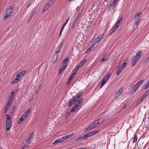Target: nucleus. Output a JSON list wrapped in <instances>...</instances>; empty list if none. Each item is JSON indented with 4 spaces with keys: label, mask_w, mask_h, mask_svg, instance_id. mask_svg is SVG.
Instances as JSON below:
<instances>
[{
    "label": "nucleus",
    "mask_w": 149,
    "mask_h": 149,
    "mask_svg": "<svg viewBox=\"0 0 149 149\" xmlns=\"http://www.w3.org/2000/svg\"><path fill=\"white\" fill-rule=\"evenodd\" d=\"M82 12H80L79 13V14H78V15H77V16L80 18L82 14Z\"/></svg>",
    "instance_id": "5fc2aeb1"
},
{
    "label": "nucleus",
    "mask_w": 149,
    "mask_h": 149,
    "mask_svg": "<svg viewBox=\"0 0 149 149\" xmlns=\"http://www.w3.org/2000/svg\"><path fill=\"white\" fill-rule=\"evenodd\" d=\"M82 67L79 64L76 67L77 70H78V69H79L81 67Z\"/></svg>",
    "instance_id": "603ef678"
},
{
    "label": "nucleus",
    "mask_w": 149,
    "mask_h": 149,
    "mask_svg": "<svg viewBox=\"0 0 149 149\" xmlns=\"http://www.w3.org/2000/svg\"><path fill=\"white\" fill-rule=\"evenodd\" d=\"M139 87V86L136 84L133 86L132 88L130 90V92L132 94H133L137 90Z\"/></svg>",
    "instance_id": "39448f33"
},
{
    "label": "nucleus",
    "mask_w": 149,
    "mask_h": 149,
    "mask_svg": "<svg viewBox=\"0 0 149 149\" xmlns=\"http://www.w3.org/2000/svg\"><path fill=\"white\" fill-rule=\"evenodd\" d=\"M13 11V10H10V9H8L7 11H6V13L8 14H10V15H11Z\"/></svg>",
    "instance_id": "f704fd0d"
},
{
    "label": "nucleus",
    "mask_w": 149,
    "mask_h": 149,
    "mask_svg": "<svg viewBox=\"0 0 149 149\" xmlns=\"http://www.w3.org/2000/svg\"><path fill=\"white\" fill-rule=\"evenodd\" d=\"M77 70H73V72L74 73H75V74H76V73H77Z\"/></svg>",
    "instance_id": "0e129e2a"
},
{
    "label": "nucleus",
    "mask_w": 149,
    "mask_h": 149,
    "mask_svg": "<svg viewBox=\"0 0 149 149\" xmlns=\"http://www.w3.org/2000/svg\"><path fill=\"white\" fill-rule=\"evenodd\" d=\"M145 98L143 97V96H142L141 97L140 99L139 100L140 101V102H141Z\"/></svg>",
    "instance_id": "37998d69"
},
{
    "label": "nucleus",
    "mask_w": 149,
    "mask_h": 149,
    "mask_svg": "<svg viewBox=\"0 0 149 149\" xmlns=\"http://www.w3.org/2000/svg\"><path fill=\"white\" fill-rule=\"evenodd\" d=\"M107 82L104 79H103L102 81L101 82L100 88L102 87Z\"/></svg>",
    "instance_id": "412c9836"
},
{
    "label": "nucleus",
    "mask_w": 149,
    "mask_h": 149,
    "mask_svg": "<svg viewBox=\"0 0 149 149\" xmlns=\"http://www.w3.org/2000/svg\"><path fill=\"white\" fill-rule=\"evenodd\" d=\"M134 139H133V143H134V142H136L137 141V137L135 135V134H134Z\"/></svg>",
    "instance_id": "2f4dec72"
},
{
    "label": "nucleus",
    "mask_w": 149,
    "mask_h": 149,
    "mask_svg": "<svg viewBox=\"0 0 149 149\" xmlns=\"http://www.w3.org/2000/svg\"><path fill=\"white\" fill-rule=\"evenodd\" d=\"M26 72V70H24V71H21L19 73V75H20V76H22L23 75H24Z\"/></svg>",
    "instance_id": "4be33fe9"
},
{
    "label": "nucleus",
    "mask_w": 149,
    "mask_h": 149,
    "mask_svg": "<svg viewBox=\"0 0 149 149\" xmlns=\"http://www.w3.org/2000/svg\"><path fill=\"white\" fill-rule=\"evenodd\" d=\"M97 120L98 121H100V123H102L104 121V120L103 119H102V118H101L100 119Z\"/></svg>",
    "instance_id": "de8ad7c7"
},
{
    "label": "nucleus",
    "mask_w": 149,
    "mask_h": 149,
    "mask_svg": "<svg viewBox=\"0 0 149 149\" xmlns=\"http://www.w3.org/2000/svg\"><path fill=\"white\" fill-rule=\"evenodd\" d=\"M78 20H78V19H77L76 18H75V19L74 20V22L77 24L78 22Z\"/></svg>",
    "instance_id": "bf43d9fd"
},
{
    "label": "nucleus",
    "mask_w": 149,
    "mask_h": 149,
    "mask_svg": "<svg viewBox=\"0 0 149 149\" xmlns=\"http://www.w3.org/2000/svg\"><path fill=\"white\" fill-rule=\"evenodd\" d=\"M61 140V141H62V142L64 141H65V140H66L65 139V138L64 137V136L63 137H62L60 138Z\"/></svg>",
    "instance_id": "864d4df0"
},
{
    "label": "nucleus",
    "mask_w": 149,
    "mask_h": 149,
    "mask_svg": "<svg viewBox=\"0 0 149 149\" xmlns=\"http://www.w3.org/2000/svg\"><path fill=\"white\" fill-rule=\"evenodd\" d=\"M142 12L141 11L139 13L136 14L134 16V21L135 22V24L137 25L139 23V22L141 20V18L139 17L140 15H141Z\"/></svg>",
    "instance_id": "f03ea898"
},
{
    "label": "nucleus",
    "mask_w": 149,
    "mask_h": 149,
    "mask_svg": "<svg viewBox=\"0 0 149 149\" xmlns=\"http://www.w3.org/2000/svg\"><path fill=\"white\" fill-rule=\"evenodd\" d=\"M123 19V17H122L120 19H119L118 21V22H117L116 24V25H118V26H120V22L121 21H122Z\"/></svg>",
    "instance_id": "bb28decb"
},
{
    "label": "nucleus",
    "mask_w": 149,
    "mask_h": 149,
    "mask_svg": "<svg viewBox=\"0 0 149 149\" xmlns=\"http://www.w3.org/2000/svg\"><path fill=\"white\" fill-rule=\"evenodd\" d=\"M89 126L91 127V129H92L96 127L97 126V125H96L95 123H94L93 124H91Z\"/></svg>",
    "instance_id": "a878e982"
},
{
    "label": "nucleus",
    "mask_w": 149,
    "mask_h": 149,
    "mask_svg": "<svg viewBox=\"0 0 149 149\" xmlns=\"http://www.w3.org/2000/svg\"><path fill=\"white\" fill-rule=\"evenodd\" d=\"M12 102L11 101L8 100V102L6 106H7L9 107L11 105Z\"/></svg>",
    "instance_id": "7c9ffc66"
},
{
    "label": "nucleus",
    "mask_w": 149,
    "mask_h": 149,
    "mask_svg": "<svg viewBox=\"0 0 149 149\" xmlns=\"http://www.w3.org/2000/svg\"><path fill=\"white\" fill-rule=\"evenodd\" d=\"M19 80H18V79H17L16 78L15 79H14L11 82V84H13L15 83H17L18 82Z\"/></svg>",
    "instance_id": "393cba45"
},
{
    "label": "nucleus",
    "mask_w": 149,
    "mask_h": 149,
    "mask_svg": "<svg viewBox=\"0 0 149 149\" xmlns=\"http://www.w3.org/2000/svg\"><path fill=\"white\" fill-rule=\"evenodd\" d=\"M14 92L13 91H12L11 93V95H10L11 96H14Z\"/></svg>",
    "instance_id": "774afa93"
},
{
    "label": "nucleus",
    "mask_w": 149,
    "mask_h": 149,
    "mask_svg": "<svg viewBox=\"0 0 149 149\" xmlns=\"http://www.w3.org/2000/svg\"><path fill=\"white\" fill-rule=\"evenodd\" d=\"M123 89V88H121L118 92L115 93L114 95L115 98H117L120 96L122 93Z\"/></svg>",
    "instance_id": "20e7f679"
},
{
    "label": "nucleus",
    "mask_w": 149,
    "mask_h": 149,
    "mask_svg": "<svg viewBox=\"0 0 149 149\" xmlns=\"http://www.w3.org/2000/svg\"><path fill=\"white\" fill-rule=\"evenodd\" d=\"M92 129L91 127L89 126L87 128L85 129V130H84V132H86Z\"/></svg>",
    "instance_id": "473e14b6"
},
{
    "label": "nucleus",
    "mask_w": 149,
    "mask_h": 149,
    "mask_svg": "<svg viewBox=\"0 0 149 149\" xmlns=\"http://www.w3.org/2000/svg\"><path fill=\"white\" fill-rule=\"evenodd\" d=\"M107 116H105L103 118H102V119H103L104 121L105 120V119H106L107 118Z\"/></svg>",
    "instance_id": "680f3d73"
},
{
    "label": "nucleus",
    "mask_w": 149,
    "mask_h": 149,
    "mask_svg": "<svg viewBox=\"0 0 149 149\" xmlns=\"http://www.w3.org/2000/svg\"><path fill=\"white\" fill-rule=\"evenodd\" d=\"M11 122H6V131H8L10 129V127H11V125H10V123Z\"/></svg>",
    "instance_id": "1a4fd4ad"
},
{
    "label": "nucleus",
    "mask_w": 149,
    "mask_h": 149,
    "mask_svg": "<svg viewBox=\"0 0 149 149\" xmlns=\"http://www.w3.org/2000/svg\"><path fill=\"white\" fill-rule=\"evenodd\" d=\"M79 141L80 140H84V139H85L86 138L84 137V136H82L81 137H79Z\"/></svg>",
    "instance_id": "79ce46f5"
},
{
    "label": "nucleus",
    "mask_w": 149,
    "mask_h": 149,
    "mask_svg": "<svg viewBox=\"0 0 149 149\" xmlns=\"http://www.w3.org/2000/svg\"><path fill=\"white\" fill-rule=\"evenodd\" d=\"M145 98L143 97V96H142L141 97L140 99L139 100L140 101V102H141Z\"/></svg>",
    "instance_id": "c03bdc74"
},
{
    "label": "nucleus",
    "mask_w": 149,
    "mask_h": 149,
    "mask_svg": "<svg viewBox=\"0 0 149 149\" xmlns=\"http://www.w3.org/2000/svg\"><path fill=\"white\" fill-rule=\"evenodd\" d=\"M63 44H60L58 46V50H60L61 51V48L62 47Z\"/></svg>",
    "instance_id": "a19ab883"
},
{
    "label": "nucleus",
    "mask_w": 149,
    "mask_h": 149,
    "mask_svg": "<svg viewBox=\"0 0 149 149\" xmlns=\"http://www.w3.org/2000/svg\"><path fill=\"white\" fill-rule=\"evenodd\" d=\"M31 109L28 110L27 111H26L22 115V116H24L25 118H26V117L30 115V113L31 112Z\"/></svg>",
    "instance_id": "423d86ee"
},
{
    "label": "nucleus",
    "mask_w": 149,
    "mask_h": 149,
    "mask_svg": "<svg viewBox=\"0 0 149 149\" xmlns=\"http://www.w3.org/2000/svg\"><path fill=\"white\" fill-rule=\"evenodd\" d=\"M9 107L6 106L5 108V111H4L5 113H6V112L8 111V109H9Z\"/></svg>",
    "instance_id": "3c124183"
},
{
    "label": "nucleus",
    "mask_w": 149,
    "mask_h": 149,
    "mask_svg": "<svg viewBox=\"0 0 149 149\" xmlns=\"http://www.w3.org/2000/svg\"><path fill=\"white\" fill-rule=\"evenodd\" d=\"M71 80H70L69 79H68V81L67 82L68 85L71 82Z\"/></svg>",
    "instance_id": "338daca9"
},
{
    "label": "nucleus",
    "mask_w": 149,
    "mask_h": 149,
    "mask_svg": "<svg viewBox=\"0 0 149 149\" xmlns=\"http://www.w3.org/2000/svg\"><path fill=\"white\" fill-rule=\"evenodd\" d=\"M119 27V26L116 24V26L113 28V31H112V32L110 34L109 36H111L112 34L114 33L118 29Z\"/></svg>",
    "instance_id": "9b49d317"
},
{
    "label": "nucleus",
    "mask_w": 149,
    "mask_h": 149,
    "mask_svg": "<svg viewBox=\"0 0 149 149\" xmlns=\"http://www.w3.org/2000/svg\"><path fill=\"white\" fill-rule=\"evenodd\" d=\"M84 136V137L86 138H88V137L91 136V134H90V132L88 133L85 134Z\"/></svg>",
    "instance_id": "72a5a7b5"
},
{
    "label": "nucleus",
    "mask_w": 149,
    "mask_h": 149,
    "mask_svg": "<svg viewBox=\"0 0 149 149\" xmlns=\"http://www.w3.org/2000/svg\"><path fill=\"white\" fill-rule=\"evenodd\" d=\"M89 132L90 133L91 136H92L95 134L93 132V131L91 132Z\"/></svg>",
    "instance_id": "052dcab7"
},
{
    "label": "nucleus",
    "mask_w": 149,
    "mask_h": 149,
    "mask_svg": "<svg viewBox=\"0 0 149 149\" xmlns=\"http://www.w3.org/2000/svg\"><path fill=\"white\" fill-rule=\"evenodd\" d=\"M77 108H76L74 106H73L72 107V109L70 110V112H74L77 109Z\"/></svg>",
    "instance_id": "b1692460"
},
{
    "label": "nucleus",
    "mask_w": 149,
    "mask_h": 149,
    "mask_svg": "<svg viewBox=\"0 0 149 149\" xmlns=\"http://www.w3.org/2000/svg\"><path fill=\"white\" fill-rule=\"evenodd\" d=\"M66 66H65V65H63V64H62L61 67L59 69V72L60 73L62 71L64 70Z\"/></svg>",
    "instance_id": "4468645a"
},
{
    "label": "nucleus",
    "mask_w": 149,
    "mask_h": 149,
    "mask_svg": "<svg viewBox=\"0 0 149 149\" xmlns=\"http://www.w3.org/2000/svg\"><path fill=\"white\" fill-rule=\"evenodd\" d=\"M83 100V98H81L79 99V100L77 102L79 104V105H80V104L82 102Z\"/></svg>",
    "instance_id": "4c0bfd02"
},
{
    "label": "nucleus",
    "mask_w": 149,
    "mask_h": 149,
    "mask_svg": "<svg viewBox=\"0 0 149 149\" xmlns=\"http://www.w3.org/2000/svg\"><path fill=\"white\" fill-rule=\"evenodd\" d=\"M13 97L10 95L9 97V98L8 100H10V101H12V100L13 99Z\"/></svg>",
    "instance_id": "8fccbe9b"
},
{
    "label": "nucleus",
    "mask_w": 149,
    "mask_h": 149,
    "mask_svg": "<svg viewBox=\"0 0 149 149\" xmlns=\"http://www.w3.org/2000/svg\"><path fill=\"white\" fill-rule=\"evenodd\" d=\"M117 0H113V2H112L114 4V5H116L117 2Z\"/></svg>",
    "instance_id": "4d7b16f0"
},
{
    "label": "nucleus",
    "mask_w": 149,
    "mask_h": 149,
    "mask_svg": "<svg viewBox=\"0 0 149 149\" xmlns=\"http://www.w3.org/2000/svg\"><path fill=\"white\" fill-rule=\"evenodd\" d=\"M28 146L27 145V144L26 143L23 146H22V147H24V148H25L27 147V146Z\"/></svg>",
    "instance_id": "69168bd1"
},
{
    "label": "nucleus",
    "mask_w": 149,
    "mask_h": 149,
    "mask_svg": "<svg viewBox=\"0 0 149 149\" xmlns=\"http://www.w3.org/2000/svg\"><path fill=\"white\" fill-rule=\"evenodd\" d=\"M68 58H65L62 64H63V65H65V66H67V62L68 61Z\"/></svg>",
    "instance_id": "f3484780"
},
{
    "label": "nucleus",
    "mask_w": 149,
    "mask_h": 149,
    "mask_svg": "<svg viewBox=\"0 0 149 149\" xmlns=\"http://www.w3.org/2000/svg\"><path fill=\"white\" fill-rule=\"evenodd\" d=\"M33 133L32 132L31 133V134L30 135V136L28 138H29V139H30L32 140V138L33 136Z\"/></svg>",
    "instance_id": "ea45409f"
},
{
    "label": "nucleus",
    "mask_w": 149,
    "mask_h": 149,
    "mask_svg": "<svg viewBox=\"0 0 149 149\" xmlns=\"http://www.w3.org/2000/svg\"><path fill=\"white\" fill-rule=\"evenodd\" d=\"M35 12L33 11L30 13L29 17H28V21H29L31 19L33 15L35 14Z\"/></svg>",
    "instance_id": "f8f14e48"
},
{
    "label": "nucleus",
    "mask_w": 149,
    "mask_h": 149,
    "mask_svg": "<svg viewBox=\"0 0 149 149\" xmlns=\"http://www.w3.org/2000/svg\"><path fill=\"white\" fill-rule=\"evenodd\" d=\"M20 75L19 74H18L17 75H16V78L17 79H18V80H19V79L20 78Z\"/></svg>",
    "instance_id": "6e6d98bb"
},
{
    "label": "nucleus",
    "mask_w": 149,
    "mask_h": 149,
    "mask_svg": "<svg viewBox=\"0 0 149 149\" xmlns=\"http://www.w3.org/2000/svg\"><path fill=\"white\" fill-rule=\"evenodd\" d=\"M73 77H74V76H71L70 75V77L69 78V79L70 80H71L73 78Z\"/></svg>",
    "instance_id": "e2e57ef3"
},
{
    "label": "nucleus",
    "mask_w": 149,
    "mask_h": 149,
    "mask_svg": "<svg viewBox=\"0 0 149 149\" xmlns=\"http://www.w3.org/2000/svg\"><path fill=\"white\" fill-rule=\"evenodd\" d=\"M50 6V5L49 3H47L46 4V5L44 6L43 8L42 12H43L46 10Z\"/></svg>",
    "instance_id": "ddd939ff"
},
{
    "label": "nucleus",
    "mask_w": 149,
    "mask_h": 149,
    "mask_svg": "<svg viewBox=\"0 0 149 149\" xmlns=\"http://www.w3.org/2000/svg\"><path fill=\"white\" fill-rule=\"evenodd\" d=\"M77 24V23L74 22L72 25V29H74V27L76 26Z\"/></svg>",
    "instance_id": "a18cd8bd"
},
{
    "label": "nucleus",
    "mask_w": 149,
    "mask_h": 149,
    "mask_svg": "<svg viewBox=\"0 0 149 149\" xmlns=\"http://www.w3.org/2000/svg\"><path fill=\"white\" fill-rule=\"evenodd\" d=\"M61 51H60V50H58L56 52V53L57 54V55H56V60L57 59L58 56V54L59 53H60V52Z\"/></svg>",
    "instance_id": "58836bf2"
},
{
    "label": "nucleus",
    "mask_w": 149,
    "mask_h": 149,
    "mask_svg": "<svg viewBox=\"0 0 149 149\" xmlns=\"http://www.w3.org/2000/svg\"><path fill=\"white\" fill-rule=\"evenodd\" d=\"M86 59L82 61L79 64L81 66L84 65L85 63L86 62Z\"/></svg>",
    "instance_id": "c85d7f7f"
},
{
    "label": "nucleus",
    "mask_w": 149,
    "mask_h": 149,
    "mask_svg": "<svg viewBox=\"0 0 149 149\" xmlns=\"http://www.w3.org/2000/svg\"><path fill=\"white\" fill-rule=\"evenodd\" d=\"M111 75V74L110 73H109L107 74H106L104 76L103 79H104L107 82Z\"/></svg>",
    "instance_id": "6e6552de"
},
{
    "label": "nucleus",
    "mask_w": 149,
    "mask_h": 149,
    "mask_svg": "<svg viewBox=\"0 0 149 149\" xmlns=\"http://www.w3.org/2000/svg\"><path fill=\"white\" fill-rule=\"evenodd\" d=\"M31 139H29V138H28L26 140V143L27 144V146H29L30 144L31 141Z\"/></svg>",
    "instance_id": "cd10ccee"
},
{
    "label": "nucleus",
    "mask_w": 149,
    "mask_h": 149,
    "mask_svg": "<svg viewBox=\"0 0 149 149\" xmlns=\"http://www.w3.org/2000/svg\"><path fill=\"white\" fill-rule=\"evenodd\" d=\"M62 142V141L60 139H58L55 140V141L53 143V144L55 145L58 143Z\"/></svg>",
    "instance_id": "a211bd4d"
},
{
    "label": "nucleus",
    "mask_w": 149,
    "mask_h": 149,
    "mask_svg": "<svg viewBox=\"0 0 149 149\" xmlns=\"http://www.w3.org/2000/svg\"><path fill=\"white\" fill-rule=\"evenodd\" d=\"M143 86H145L144 88L146 89L149 86V84L147 83L145 86L144 85Z\"/></svg>",
    "instance_id": "09e8293b"
},
{
    "label": "nucleus",
    "mask_w": 149,
    "mask_h": 149,
    "mask_svg": "<svg viewBox=\"0 0 149 149\" xmlns=\"http://www.w3.org/2000/svg\"><path fill=\"white\" fill-rule=\"evenodd\" d=\"M82 93V92H80L78 94H77V95L73 97V98L76 101L78 99H79V98H80V97L81 96Z\"/></svg>",
    "instance_id": "0eeeda50"
},
{
    "label": "nucleus",
    "mask_w": 149,
    "mask_h": 149,
    "mask_svg": "<svg viewBox=\"0 0 149 149\" xmlns=\"http://www.w3.org/2000/svg\"><path fill=\"white\" fill-rule=\"evenodd\" d=\"M10 15V14H8L6 13L4 16V19L5 20L7 18V17Z\"/></svg>",
    "instance_id": "e433bc0d"
},
{
    "label": "nucleus",
    "mask_w": 149,
    "mask_h": 149,
    "mask_svg": "<svg viewBox=\"0 0 149 149\" xmlns=\"http://www.w3.org/2000/svg\"><path fill=\"white\" fill-rule=\"evenodd\" d=\"M143 80L142 79L140 81H139L136 85H137L139 87L140 86H141L143 83Z\"/></svg>",
    "instance_id": "6ab92c4d"
},
{
    "label": "nucleus",
    "mask_w": 149,
    "mask_h": 149,
    "mask_svg": "<svg viewBox=\"0 0 149 149\" xmlns=\"http://www.w3.org/2000/svg\"><path fill=\"white\" fill-rule=\"evenodd\" d=\"M126 62H124L122 64H121L119 66V68L117 70V74L119 75L121 72L122 70L125 67L126 65Z\"/></svg>",
    "instance_id": "7ed1b4c3"
},
{
    "label": "nucleus",
    "mask_w": 149,
    "mask_h": 149,
    "mask_svg": "<svg viewBox=\"0 0 149 149\" xmlns=\"http://www.w3.org/2000/svg\"><path fill=\"white\" fill-rule=\"evenodd\" d=\"M142 56V52L140 51L136 53V55L134 57L132 60V66H134L139 60Z\"/></svg>",
    "instance_id": "f257e3e1"
},
{
    "label": "nucleus",
    "mask_w": 149,
    "mask_h": 149,
    "mask_svg": "<svg viewBox=\"0 0 149 149\" xmlns=\"http://www.w3.org/2000/svg\"><path fill=\"white\" fill-rule=\"evenodd\" d=\"M6 122H11L10 117L9 116V115L8 114H6Z\"/></svg>",
    "instance_id": "dca6fc26"
},
{
    "label": "nucleus",
    "mask_w": 149,
    "mask_h": 149,
    "mask_svg": "<svg viewBox=\"0 0 149 149\" xmlns=\"http://www.w3.org/2000/svg\"><path fill=\"white\" fill-rule=\"evenodd\" d=\"M93 46H90L89 48L88 49L89 51H90L91 50H92V49H93Z\"/></svg>",
    "instance_id": "13d9d810"
},
{
    "label": "nucleus",
    "mask_w": 149,
    "mask_h": 149,
    "mask_svg": "<svg viewBox=\"0 0 149 149\" xmlns=\"http://www.w3.org/2000/svg\"><path fill=\"white\" fill-rule=\"evenodd\" d=\"M102 38V36H99L98 37H97L96 39L97 40V42H99L101 40Z\"/></svg>",
    "instance_id": "c9c22d12"
},
{
    "label": "nucleus",
    "mask_w": 149,
    "mask_h": 149,
    "mask_svg": "<svg viewBox=\"0 0 149 149\" xmlns=\"http://www.w3.org/2000/svg\"><path fill=\"white\" fill-rule=\"evenodd\" d=\"M76 107V108H77V109H78V107H79L80 105H79V104H78V103H77V102H76L75 104L74 105Z\"/></svg>",
    "instance_id": "49530a36"
},
{
    "label": "nucleus",
    "mask_w": 149,
    "mask_h": 149,
    "mask_svg": "<svg viewBox=\"0 0 149 149\" xmlns=\"http://www.w3.org/2000/svg\"><path fill=\"white\" fill-rule=\"evenodd\" d=\"M25 119H26V118H25L24 116H22L19 120L17 122V124H20L21 122H22Z\"/></svg>",
    "instance_id": "2eb2a0df"
},
{
    "label": "nucleus",
    "mask_w": 149,
    "mask_h": 149,
    "mask_svg": "<svg viewBox=\"0 0 149 149\" xmlns=\"http://www.w3.org/2000/svg\"><path fill=\"white\" fill-rule=\"evenodd\" d=\"M108 58H107L106 57H103L100 60V62H103L106 61L107 60H108Z\"/></svg>",
    "instance_id": "5701e85b"
},
{
    "label": "nucleus",
    "mask_w": 149,
    "mask_h": 149,
    "mask_svg": "<svg viewBox=\"0 0 149 149\" xmlns=\"http://www.w3.org/2000/svg\"><path fill=\"white\" fill-rule=\"evenodd\" d=\"M76 102V101L73 99V98L72 99L68 104V107H70L75 102Z\"/></svg>",
    "instance_id": "9d476101"
},
{
    "label": "nucleus",
    "mask_w": 149,
    "mask_h": 149,
    "mask_svg": "<svg viewBox=\"0 0 149 149\" xmlns=\"http://www.w3.org/2000/svg\"><path fill=\"white\" fill-rule=\"evenodd\" d=\"M149 94V89L145 92L143 95L142 96L145 98Z\"/></svg>",
    "instance_id": "aec40b11"
},
{
    "label": "nucleus",
    "mask_w": 149,
    "mask_h": 149,
    "mask_svg": "<svg viewBox=\"0 0 149 149\" xmlns=\"http://www.w3.org/2000/svg\"><path fill=\"white\" fill-rule=\"evenodd\" d=\"M115 5L114 3H113L112 2L109 5V8L111 9H112L113 8V7L115 6Z\"/></svg>",
    "instance_id": "c756f323"
}]
</instances>
